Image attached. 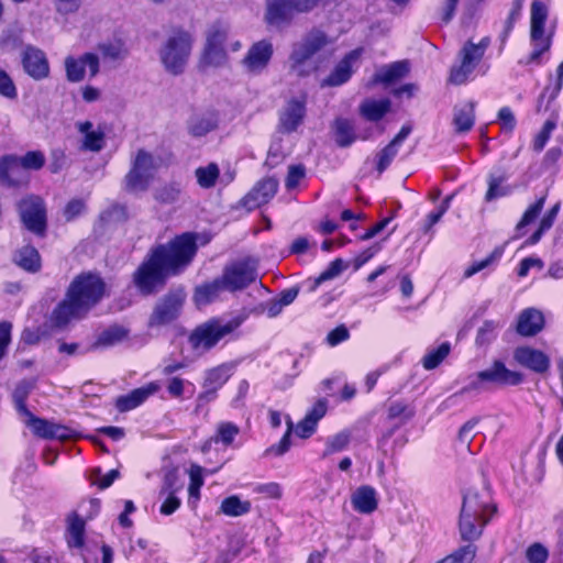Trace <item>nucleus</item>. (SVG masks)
Listing matches in <instances>:
<instances>
[{
    "instance_id": "obj_1",
    "label": "nucleus",
    "mask_w": 563,
    "mask_h": 563,
    "mask_svg": "<svg viewBox=\"0 0 563 563\" xmlns=\"http://www.w3.org/2000/svg\"><path fill=\"white\" fill-rule=\"evenodd\" d=\"M197 252L196 235L183 233L166 244L152 249L133 273V283L142 295H151L164 287L169 276L187 267Z\"/></svg>"
},
{
    "instance_id": "obj_2",
    "label": "nucleus",
    "mask_w": 563,
    "mask_h": 563,
    "mask_svg": "<svg viewBox=\"0 0 563 563\" xmlns=\"http://www.w3.org/2000/svg\"><path fill=\"white\" fill-rule=\"evenodd\" d=\"M104 295L106 283L98 274L81 273L69 284L65 298L53 310L51 321L62 328L74 319H81Z\"/></svg>"
},
{
    "instance_id": "obj_3",
    "label": "nucleus",
    "mask_w": 563,
    "mask_h": 563,
    "mask_svg": "<svg viewBox=\"0 0 563 563\" xmlns=\"http://www.w3.org/2000/svg\"><path fill=\"white\" fill-rule=\"evenodd\" d=\"M330 44L328 35L318 29L308 32L302 38L292 44L288 57L289 71L297 77H307L318 70L320 60L318 54Z\"/></svg>"
},
{
    "instance_id": "obj_4",
    "label": "nucleus",
    "mask_w": 563,
    "mask_h": 563,
    "mask_svg": "<svg viewBox=\"0 0 563 563\" xmlns=\"http://www.w3.org/2000/svg\"><path fill=\"white\" fill-rule=\"evenodd\" d=\"M192 45L191 33L180 27L173 29L158 51L164 69L174 76L183 74L191 55Z\"/></svg>"
},
{
    "instance_id": "obj_5",
    "label": "nucleus",
    "mask_w": 563,
    "mask_h": 563,
    "mask_svg": "<svg viewBox=\"0 0 563 563\" xmlns=\"http://www.w3.org/2000/svg\"><path fill=\"white\" fill-rule=\"evenodd\" d=\"M244 320V316H236L228 321L217 318L210 319L192 331L189 341L195 349L208 351L217 345L220 340L234 332Z\"/></svg>"
},
{
    "instance_id": "obj_6",
    "label": "nucleus",
    "mask_w": 563,
    "mask_h": 563,
    "mask_svg": "<svg viewBox=\"0 0 563 563\" xmlns=\"http://www.w3.org/2000/svg\"><path fill=\"white\" fill-rule=\"evenodd\" d=\"M161 159L144 148L136 151L131 168L124 177V186L129 191H145L159 168Z\"/></svg>"
},
{
    "instance_id": "obj_7",
    "label": "nucleus",
    "mask_w": 563,
    "mask_h": 563,
    "mask_svg": "<svg viewBox=\"0 0 563 563\" xmlns=\"http://www.w3.org/2000/svg\"><path fill=\"white\" fill-rule=\"evenodd\" d=\"M488 45V37L482 38L477 44L472 41L465 42L459 53L460 64L451 68L449 81L454 85L466 82L483 59Z\"/></svg>"
},
{
    "instance_id": "obj_8",
    "label": "nucleus",
    "mask_w": 563,
    "mask_h": 563,
    "mask_svg": "<svg viewBox=\"0 0 563 563\" xmlns=\"http://www.w3.org/2000/svg\"><path fill=\"white\" fill-rule=\"evenodd\" d=\"M549 9L545 0H533L530 13V40L533 51L530 62H537L539 57L551 46V36L544 34V24L548 19Z\"/></svg>"
},
{
    "instance_id": "obj_9",
    "label": "nucleus",
    "mask_w": 563,
    "mask_h": 563,
    "mask_svg": "<svg viewBox=\"0 0 563 563\" xmlns=\"http://www.w3.org/2000/svg\"><path fill=\"white\" fill-rule=\"evenodd\" d=\"M522 382V375L510 371L501 361H495L490 367L476 374V379L472 380L465 388V391L482 390L484 384L490 383L498 386H515Z\"/></svg>"
},
{
    "instance_id": "obj_10",
    "label": "nucleus",
    "mask_w": 563,
    "mask_h": 563,
    "mask_svg": "<svg viewBox=\"0 0 563 563\" xmlns=\"http://www.w3.org/2000/svg\"><path fill=\"white\" fill-rule=\"evenodd\" d=\"M19 213L24 227L35 233L43 234L46 229V209L44 201L37 196H30L19 202Z\"/></svg>"
},
{
    "instance_id": "obj_11",
    "label": "nucleus",
    "mask_w": 563,
    "mask_h": 563,
    "mask_svg": "<svg viewBox=\"0 0 563 563\" xmlns=\"http://www.w3.org/2000/svg\"><path fill=\"white\" fill-rule=\"evenodd\" d=\"M221 276L227 290L238 291L254 283L257 279V272L255 263L244 260L227 265Z\"/></svg>"
},
{
    "instance_id": "obj_12",
    "label": "nucleus",
    "mask_w": 563,
    "mask_h": 563,
    "mask_svg": "<svg viewBox=\"0 0 563 563\" xmlns=\"http://www.w3.org/2000/svg\"><path fill=\"white\" fill-rule=\"evenodd\" d=\"M66 79L69 82H80L86 77V68L90 78L96 77L100 71V59L95 53L87 52L78 57L68 55L64 59Z\"/></svg>"
},
{
    "instance_id": "obj_13",
    "label": "nucleus",
    "mask_w": 563,
    "mask_h": 563,
    "mask_svg": "<svg viewBox=\"0 0 563 563\" xmlns=\"http://www.w3.org/2000/svg\"><path fill=\"white\" fill-rule=\"evenodd\" d=\"M273 54V43L268 40H261L249 47L240 65L246 74L258 75L267 68Z\"/></svg>"
},
{
    "instance_id": "obj_14",
    "label": "nucleus",
    "mask_w": 563,
    "mask_h": 563,
    "mask_svg": "<svg viewBox=\"0 0 563 563\" xmlns=\"http://www.w3.org/2000/svg\"><path fill=\"white\" fill-rule=\"evenodd\" d=\"M21 64L24 73L35 81L47 79L51 66L45 52L36 46L26 45L21 52Z\"/></svg>"
},
{
    "instance_id": "obj_15",
    "label": "nucleus",
    "mask_w": 563,
    "mask_h": 563,
    "mask_svg": "<svg viewBox=\"0 0 563 563\" xmlns=\"http://www.w3.org/2000/svg\"><path fill=\"white\" fill-rule=\"evenodd\" d=\"M184 297L179 294H168L155 306L148 320V327H161L175 320L180 311Z\"/></svg>"
},
{
    "instance_id": "obj_16",
    "label": "nucleus",
    "mask_w": 563,
    "mask_h": 563,
    "mask_svg": "<svg viewBox=\"0 0 563 563\" xmlns=\"http://www.w3.org/2000/svg\"><path fill=\"white\" fill-rule=\"evenodd\" d=\"M514 360L521 366L537 374H545L551 365L550 357L532 346H518L514 351Z\"/></svg>"
},
{
    "instance_id": "obj_17",
    "label": "nucleus",
    "mask_w": 563,
    "mask_h": 563,
    "mask_svg": "<svg viewBox=\"0 0 563 563\" xmlns=\"http://www.w3.org/2000/svg\"><path fill=\"white\" fill-rule=\"evenodd\" d=\"M278 180L273 177H266L257 181L256 185L242 199V203L249 210L256 209L267 203L277 192Z\"/></svg>"
},
{
    "instance_id": "obj_18",
    "label": "nucleus",
    "mask_w": 563,
    "mask_h": 563,
    "mask_svg": "<svg viewBox=\"0 0 563 563\" xmlns=\"http://www.w3.org/2000/svg\"><path fill=\"white\" fill-rule=\"evenodd\" d=\"M292 12L289 0H266L264 21L272 27L282 29L291 22Z\"/></svg>"
},
{
    "instance_id": "obj_19",
    "label": "nucleus",
    "mask_w": 563,
    "mask_h": 563,
    "mask_svg": "<svg viewBox=\"0 0 563 563\" xmlns=\"http://www.w3.org/2000/svg\"><path fill=\"white\" fill-rule=\"evenodd\" d=\"M75 126L82 135L81 150L98 153L104 147L106 134L102 129H93V123L89 120L78 121Z\"/></svg>"
},
{
    "instance_id": "obj_20",
    "label": "nucleus",
    "mask_w": 563,
    "mask_h": 563,
    "mask_svg": "<svg viewBox=\"0 0 563 563\" xmlns=\"http://www.w3.org/2000/svg\"><path fill=\"white\" fill-rule=\"evenodd\" d=\"M161 386L156 382H151L145 386L133 389L128 395L117 398L115 407L120 412L130 411L143 404L150 396L159 390Z\"/></svg>"
},
{
    "instance_id": "obj_21",
    "label": "nucleus",
    "mask_w": 563,
    "mask_h": 563,
    "mask_svg": "<svg viewBox=\"0 0 563 563\" xmlns=\"http://www.w3.org/2000/svg\"><path fill=\"white\" fill-rule=\"evenodd\" d=\"M490 508L489 495L487 492H478L476 489H468L463 495V501L460 514L470 515L472 517H486V512Z\"/></svg>"
},
{
    "instance_id": "obj_22",
    "label": "nucleus",
    "mask_w": 563,
    "mask_h": 563,
    "mask_svg": "<svg viewBox=\"0 0 563 563\" xmlns=\"http://www.w3.org/2000/svg\"><path fill=\"white\" fill-rule=\"evenodd\" d=\"M0 181L9 186H21L29 181V174L18 162L15 156H5L0 159Z\"/></svg>"
},
{
    "instance_id": "obj_23",
    "label": "nucleus",
    "mask_w": 563,
    "mask_h": 563,
    "mask_svg": "<svg viewBox=\"0 0 563 563\" xmlns=\"http://www.w3.org/2000/svg\"><path fill=\"white\" fill-rule=\"evenodd\" d=\"M306 114L305 101L290 100L280 113L279 123L283 132H292L302 122Z\"/></svg>"
},
{
    "instance_id": "obj_24",
    "label": "nucleus",
    "mask_w": 563,
    "mask_h": 563,
    "mask_svg": "<svg viewBox=\"0 0 563 563\" xmlns=\"http://www.w3.org/2000/svg\"><path fill=\"white\" fill-rule=\"evenodd\" d=\"M544 325L541 311L528 308L521 311L517 322V332L523 336H532L540 332Z\"/></svg>"
},
{
    "instance_id": "obj_25",
    "label": "nucleus",
    "mask_w": 563,
    "mask_h": 563,
    "mask_svg": "<svg viewBox=\"0 0 563 563\" xmlns=\"http://www.w3.org/2000/svg\"><path fill=\"white\" fill-rule=\"evenodd\" d=\"M351 503L360 514H372L377 509L378 500L376 490L368 485L360 486L352 495Z\"/></svg>"
},
{
    "instance_id": "obj_26",
    "label": "nucleus",
    "mask_w": 563,
    "mask_h": 563,
    "mask_svg": "<svg viewBox=\"0 0 563 563\" xmlns=\"http://www.w3.org/2000/svg\"><path fill=\"white\" fill-rule=\"evenodd\" d=\"M360 53L353 51L347 54L333 69V71L322 80L321 86L335 87L346 82L352 75V60L358 58Z\"/></svg>"
},
{
    "instance_id": "obj_27",
    "label": "nucleus",
    "mask_w": 563,
    "mask_h": 563,
    "mask_svg": "<svg viewBox=\"0 0 563 563\" xmlns=\"http://www.w3.org/2000/svg\"><path fill=\"white\" fill-rule=\"evenodd\" d=\"M408 73L409 63L407 60L395 62L379 68L373 76L371 84L375 85L380 82L389 85L404 78Z\"/></svg>"
},
{
    "instance_id": "obj_28",
    "label": "nucleus",
    "mask_w": 563,
    "mask_h": 563,
    "mask_svg": "<svg viewBox=\"0 0 563 563\" xmlns=\"http://www.w3.org/2000/svg\"><path fill=\"white\" fill-rule=\"evenodd\" d=\"M508 176L507 174L500 173H489L487 176V190L485 194V201L492 202L499 198H504L509 196L512 192V187L507 184Z\"/></svg>"
},
{
    "instance_id": "obj_29",
    "label": "nucleus",
    "mask_w": 563,
    "mask_h": 563,
    "mask_svg": "<svg viewBox=\"0 0 563 563\" xmlns=\"http://www.w3.org/2000/svg\"><path fill=\"white\" fill-rule=\"evenodd\" d=\"M475 122V102L464 101L453 109V124L457 133L468 132Z\"/></svg>"
},
{
    "instance_id": "obj_30",
    "label": "nucleus",
    "mask_w": 563,
    "mask_h": 563,
    "mask_svg": "<svg viewBox=\"0 0 563 563\" xmlns=\"http://www.w3.org/2000/svg\"><path fill=\"white\" fill-rule=\"evenodd\" d=\"M489 518L478 516H470L460 514L459 531L464 541H474L478 539L483 532V528L487 525Z\"/></svg>"
},
{
    "instance_id": "obj_31",
    "label": "nucleus",
    "mask_w": 563,
    "mask_h": 563,
    "mask_svg": "<svg viewBox=\"0 0 563 563\" xmlns=\"http://www.w3.org/2000/svg\"><path fill=\"white\" fill-rule=\"evenodd\" d=\"M22 416L25 417V424L32 429L35 435L44 439L63 437V434L59 433L60 430H64L62 426L37 418L31 411H29V415Z\"/></svg>"
},
{
    "instance_id": "obj_32",
    "label": "nucleus",
    "mask_w": 563,
    "mask_h": 563,
    "mask_svg": "<svg viewBox=\"0 0 563 563\" xmlns=\"http://www.w3.org/2000/svg\"><path fill=\"white\" fill-rule=\"evenodd\" d=\"M223 290H227V286L222 276H220L211 283L198 286L195 290V301L199 306L210 303L216 300Z\"/></svg>"
},
{
    "instance_id": "obj_33",
    "label": "nucleus",
    "mask_w": 563,
    "mask_h": 563,
    "mask_svg": "<svg viewBox=\"0 0 563 563\" xmlns=\"http://www.w3.org/2000/svg\"><path fill=\"white\" fill-rule=\"evenodd\" d=\"M391 102L389 99H365L360 104V114L368 121H379L386 113L389 112Z\"/></svg>"
},
{
    "instance_id": "obj_34",
    "label": "nucleus",
    "mask_w": 563,
    "mask_h": 563,
    "mask_svg": "<svg viewBox=\"0 0 563 563\" xmlns=\"http://www.w3.org/2000/svg\"><path fill=\"white\" fill-rule=\"evenodd\" d=\"M14 263L26 272L35 273L41 267V257L35 247L25 245L15 252Z\"/></svg>"
},
{
    "instance_id": "obj_35",
    "label": "nucleus",
    "mask_w": 563,
    "mask_h": 563,
    "mask_svg": "<svg viewBox=\"0 0 563 563\" xmlns=\"http://www.w3.org/2000/svg\"><path fill=\"white\" fill-rule=\"evenodd\" d=\"M228 63L224 46L206 44L200 64L202 67H222Z\"/></svg>"
},
{
    "instance_id": "obj_36",
    "label": "nucleus",
    "mask_w": 563,
    "mask_h": 563,
    "mask_svg": "<svg viewBox=\"0 0 563 563\" xmlns=\"http://www.w3.org/2000/svg\"><path fill=\"white\" fill-rule=\"evenodd\" d=\"M68 526H67V533H68V545L74 548H81L85 543V521L82 518H80L78 515L74 514L70 517H68Z\"/></svg>"
},
{
    "instance_id": "obj_37",
    "label": "nucleus",
    "mask_w": 563,
    "mask_h": 563,
    "mask_svg": "<svg viewBox=\"0 0 563 563\" xmlns=\"http://www.w3.org/2000/svg\"><path fill=\"white\" fill-rule=\"evenodd\" d=\"M335 142L341 147L350 146L356 139L354 126L347 119L339 118L333 124Z\"/></svg>"
},
{
    "instance_id": "obj_38",
    "label": "nucleus",
    "mask_w": 563,
    "mask_h": 563,
    "mask_svg": "<svg viewBox=\"0 0 563 563\" xmlns=\"http://www.w3.org/2000/svg\"><path fill=\"white\" fill-rule=\"evenodd\" d=\"M251 510V503L242 500L239 496H229L221 501L220 512L229 517H239Z\"/></svg>"
},
{
    "instance_id": "obj_39",
    "label": "nucleus",
    "mask_w": 563,
    "mask_h": 563,
    "mask_svg": "<svg viewBox=\"0 0 563 563\" xmlns=\"http://www.w3.org/2000/svg\"><path fill=\"white\" fill-rule=\"evenodd\" d=\"M35 386V382L33 379H23L16 384L12 398L18 412L22 415H29V409L26 408L25 400L29 397L30 393L33 390Z\"/></svg>"
},
{
    "instance_id": "obj_40",
    "label": "nucleus",
    "mask_w": 563,
    "mask_h": 563,
    "mask_svg": "<svg viewBox=\"0 0 563 563\" xmlns=\"http://www.w3.org/2000/svg\"><path fill=\"white\" fill-rule=\"evenodd\" d=\"M197 183L201 188L208 189L214 187L220 170L216 163H209L207 166H200L195 170Z\"/></svg>"
},
{
    "instance_id": "obj_41",
    "label": "nucleus",
    "mask_w": 563,
    "mask_h": 563,
    "mask_svg": "<svg viewBox=\"0 0 563 563\" xmlns=\"http://www.w3.org/2000/svg\"><path fill=\"white\" fill-rule=\"evenodd\" d=\"M128 336V331L122 327H110L109 329L104 330L100 335L98 336L96 341L97 346H111L119 342H121L123 339Z\"/></svg>"
},
{
    "instance_id": "obj_42",
    "label": "nucleus",
    "mask_w": 563,
    "mask_h": 563,
    "mask_svg": "<svg viewBox=\"0 0 563 563\" xmlns=\"http://www.w3.org/2000/svg\"><path fill=\"white\" fill-rule=\"evenodd\" d=\"M450 344L442 343L438 349L430 351L422 358V366L427 371L434 369L450 353Z\"/></svg>"
},
{
    "instance_id": "obj_43",
    "label": "nucleus",
    "mask_w": 563,
    "mask_h": 563,
    "mask_svg": "<svg viewBox=\"0 0 563 563\" xmlns=\"http://www.w3.org/2000/svg\"><path fill=\"white\" fill-rule=\"evenodd\" d=\"M229 374L224 366H219L207 372L203 387L211 388V391H218L228 380Z\"/></svg>"
},
{
    "instance_id": "obj_44",
    "label": "nucleus",
    "mask_w": 563,
    "mask_h": 563,
    "mask_svg": "<svg viewBox=\"0 0 563 563\" xmlns=\"http://www.w3.org/2000/svg\"><path fill=\"white\" fill-rule=\"evenodd\" d=\"M216 128V121L211 117L191 118L189 122V132L194 136H203Z\"/></svg>"
},
{
    "instance_id": "obj_45",
    "label": "nucleus",
    "mask_w": 563,
    "mask_h": 563,
    "mask_svg": "<svg viewBox=\"0 0 563 563\" xmlns=\"http://www.w3.org/2000/svg\"><path fill=\"white\" fill-rule=\"evenodd\" d=\"M181 191L180 184L170 183L156 190L155 199L163 203H174L179 199Z\"/></svg>"
},
{
    "instance_id": "obj_46",
    "label": "nucleus",
    "mask_w": 563,
    "mask_h": 563,
    "mask_svg": "<svg viewBox=\"0 0 563 563\" xmlns=\"http://www.w3.org/2000/svg\"><path fill=\"white\" fill-rule=\"evenodd\" d=\"M239 427L232 422H221L217 428V434L211 439L214 442H221L230 445L239 433Z\"/></svg>"
},
{
    "instance_id": "obj_47",
    "label": "nucleus",
    "mask_w": 563,
    "mask_h": 563,
    "mask_svg": "<svg viewBox=\"0 0 563 563\" xmlns=\"http://www.w3.org/2000/svg\"><path fill=\"white\" fill-rule=\"evenodd\" d=\"M98 51L106 59L118 60L124 58L126 52L120 42H108L98 45Z\"/></svg>"
},
{
    "instance_id": "obj_48",
    "label": "nucleus",
    "mask_w": 563,
    "mask_h": 563,
    "mask_svg": "<svg viewBox=\"0 0 563 563\" xmlns=\"http://www.w3.org/2000/svg\"><path fill=\"white\" fill-rule=\"evenodd\" d=\"M18 162L25 172L29 169L37 170L44 166L45 156L40 151H31L22 157H18Z\"/></svg>"
},
{
    "instance_id": "obj_49",
    "label": "nucleus",
    "mask_w": 563,
    "mask_h": 563,
    "mask_svg": "<svg viewBox=\"0 0 563 563\" xmlns=\"http://www.w3.org/2000/svg\"><path fill=\"white\" fill-rule=\"evenodd\" d=\"M350 443V433L349 432H340L330 438L327 442L325 450L323 452V456L343 451Z\"/></svg>"
},
{
    "instance_id": "obj_50",
    "label": "nucleus",
    "mask_w": 563,
    "mask_h": 563,
    "mask_svg": "<svg viewBox=\"0 0 563 563\" xmlns=\"http://www.w3.org/2000/svg\"><path fill=\"white\" fill-rule=\"evenodd\" d=\"M228 34L229 27L227 25L216 23L208 31L206 44L224 46Z\"/></svg>"
},
{
    "instance_id": "obj_51",
    "label": "nucleus",
    "mask_w": 563,
    "mask_h": 563,
    "mask_svg": "<svg viewBox=\"0 0 563 563\" xmlns=\"http://www.w3.org/2000/svg\"><path fill=\"white\" fill-rule=\"evenodd\" d=\"M346 264L341 258L332 261L329 266L318 276L316 284L320 285L323 282L331 280L338 277L344 269Z\"/></svg>"
},
{
    "instance_id": "obj_52",
    "label": "nucleus",
    "mask_w": 563,
    "mask_h": 563,
    "mask_svg": "<svg viewBox=\"0 0 563 563\" xmlns=\"http://www.w3.org/2000/svg\"><path fill=\"white\" fill-rule=\"evenodd\" d=\"M544 202H545V196L539 198L533 205H531L525 211L521 220L517 224V230H521L523 227L533 222L540 214L541 210L543 209Z\"/></svg>"
},
{
    "instance_id": "obj_53",
    "label": "nucleus",
    "mask_w": 563,
    "mask_h": 563,
    "mask_svg": "<svg viewBox=\"0 0 563 563\" xmlns=\"http://www.w3.org/2000/svg\"><path fill=\"white\" fill-rule=\"evenodd\" d=\"M398 146L390 142L378 153L377 172L379 174H382L390 165V163L398 153Z\"/></svg>"
},
{
    "instance_id": "obj_54",
    "label": "nucleus",
    "mask_w": 563,
    "mask_h": 563,
    "mask_svg": "<svg viewBox=\"0 0 563 563\" xmlns=\"http://www.w3.org/2000/svg\"><path fill=\"white\" fill-rule=\"evenodd\" d=\"M181 484L179 483L178 474L175 470L167 471L164 475L163 485L159 492V495L163 496L165 494H176L181 489Z\"/></svg>"
},
{
    "instance_id": "obj_55",
    "label": "nucleus",
    "mask_w": 563,
    "mask_h": 563,
    "mask_svg": "<svg viewBox=\"0 0 563 563\" xmlns=\"http://www.w3.org/2000/svg\"><path fill=\"white\" fill-rule=\"evenodd\" d=\"M549 552L541 543H533L526 550V559L529 563H545Z\"/></svg>"
},
{
    "instance_id": "obj_56",
    "label": "nucleus",
    "mask_w": 563,
    "mask_h": 563,
    "mask_svg": "<svg viewBox=\"0 0 563 563\" xmlns=\"http://www.w3.org/2000/svg\"><path fill=\"white\" fill-rule=\"evenodd\" d=\"M556 126L555 120H548L542 126V130L538 133L533 141V147L536 151H541L550 139L551 133Z\"/></svg>"
},
{
    "instance_id": "obj_57",
    "label": "nucleus",
    "mask_w": 563,
    "mask_h": 563,
    "mask_svg": "<svg viewBox=\"0 0 563 563\" xmlns=\"http://www.w3.org/2000/svg\"><path fill=\"white\" fill-rule=\"evenodd\" d=\"M0 95L9 99H14L18 95L12 78L3 69H0Z\"/></svg>"
},
{
    "instance_id": "obj_58",
    "label": "nucleus",
    "mask_w": 563,
    "mask_h": 563,
    "mask_svg": "<svg viewBox=\"0 0 563 563\" xmlns=\"http://www.w3.org/2000/svg\"><path fill=\"white\" fill-rule=\"evenodd\" d=\"M498 122L501 125V130L505 132H512L516 126V118L512 110L509 107H503L499 109L497 114Z\"/></svg>"
},
{
    "instance_id": "obj_59",
    "label": "nucleus",
    "mask_w": 563,
    "mask_h": 563,
    "mask_svg": "<svg viewBox=\"0 0 563 563\" xmlns=\"http://www.w3.org/2000/svg\"><path fill=\"white\" fill-rule=\"evenodd\" d=\"M306 170L301 165H291L288 168V174L285 180V186L291 190L298 186L300 180L305 177Z\"/></svg>"
},
{
    "instance_id": "obj_60",
    "label": "nucleus",
    "mask_w": 563,
    "mask_h": 563,
    "mask_svg": "<svg viewBox=\"0 0 563 563\" xmlns=\"http://www.w3.org/2000/svg\"><path fill=\"white\" fill-rule=\"evenodd\" d=\"M475 556V547L468 544L465 547H462L457 551H455L453 554L448 556L446 559H450V563H466L471 562Z\"/></svg>"
},
{
    "instance_id": "obj_61",
    "label": "nucleus",
    "mask_w": 563,
    "mask_h": 563,
    "mask_svg": "<svg viewBox=\"0 0 563 563\" xmlns=\"http://www.w3.org/2000/svg\"><path fill=\"white\" fill-rule=\"evenodd\" d=\"M317 424L310 417L305 416V418L299 421L296 426L295 432L301 439L310 438L316 429Z\"/></svg>"
},
{
    "instance_id": "obj_62",
    "label": "nucleus",
    "mask_w": 563,
    "mask_h": 563,
    "mask_svg": "<svg viewBox=\"0 0 563 563\" xmlns=\"http://www.w3.org/2000/svg\"><path fill=\"white\" fill-rule=\"evenodd\" d=\"M460 0H443L440 8L441 21L445 24L450 23L455 16V12Z\"/></svg>"
},
{
    "instance_id": "obj_63",
    "label": "nucleus",
    "mask_w": 563,
    "mask_h": 563,
    "mask_svg": "<svg viewBox=\"0 0 563 563\" xmlns=\"http://www.w3.org/2000/svg\"><path fill=\"white\" fill-rule=\"evenodd\" d=\"M85 211V201L81 199H71L64 209L66 221H71Z\"/></svg>"
},
{
    "instance_id": "obj_64",
    "label": "nucleus",
    "mask_w": 563,
    "mask_h": 563,
    "mask_svg": "<svg viewBox=\"0 0 563 563\" xmlns=\"http://www.w3.org/2000/svg\"><path fill=\"white\" fill-rule=\"evenodd\" d=\"M12 324L8 321L0 322V361L5 355V350L11 342Z\"/></svg>"
}]
</instances>
